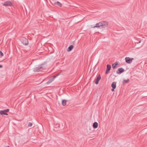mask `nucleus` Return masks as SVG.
I'll return each instance as SVG.
<instances>
[{
  "mask_svg": "<svg viewBox=\"0 0 147 147\" xmlns=\"http://www.w3.org/2000/svg\"><path fill=\"white\" fill-rule=\"evenodd\" d=\"M108 25L107 22L105 21H102L96 23L95 26H94L93 28L97 27L100 28L101 27L102 28H104L107 27Z\"/></svg>",
  "mask_w": 147,
  "mask_h": 147,
  "instance_id": "nucleus-1",
  "label": "nucleus"
},
{
  "mask_svg": "<svg viewBox=\"0 0 147 147\" xmlns=\"http://www.w3.org/2000/svg\"><path fill=\"white\" fill-rule=\"evenodd\" d=\"M118 63H115L114 64H113V65H112V67L113 68H115L116 66L118 65Z\"/></svg>",
  "mask_w": 147,
  "mask_h": 147,
  "instance_id": "nucleus-15",
  "label": "nucleus"
},
{
  "mask_svg": "<svg viewBox=\"0 0 147 147\" xmlns=\"http://www.w3.org/2000/svg\"><path fill=\"white\" fill-rule=\"evenodd\" d=\"M9 111V109H6L4 110L1 111H0V114L1 115H7L8 114L7 113H6L8 112Z\"/></svg>",
  "mask_w": 147,
  "mask_h": 147,
  "instance_id": "nucleus-5",
  "label": "nucleus"
},
{
  "mask_svg": "<svg viewBox=\"0 0 147 147\" xmlns=\"http://www.w3.org/2000/svg\"><path fill=\"white\" fill-rule=\"evenodd\" d=\"M12 5V3L10 1H7L3 4V5L5 6H11Z\"/></svg>",
  "mask_w": 147,
  "mask_h": 147,
  "instance_id": "nucleus-4",
  "label": "nucleus"
},
{
  "mask_svg": "<svg viewBox=\"0 0 147 147\" xmlns=\"http://www.w3.org/2000/svg\"><path fill=\"white\" fill-rule=\"evenodd\" d=\"M58 5H59L60 7L61 6V3L59 2V1H57L56 3Z\"/></svg>",
  "mask_w": 147,
  "mask_h": 147,
  "instance_id": "nucleus-17",
  "label": "nucleus"
},
{
  "mask_svg": "<svg viewBox=\"0 0 147 147\" xmlns=\"http://www.w3.org/2000/svg\"><path fill=\"white\" fill-rule=\"evenodd\" d=\"M98 123L97 122H95L93 123V127L94 128H96L98 127Z\"/></svg>",
  "mask_w": 147,
  "mask_h": 147,
  "instance_id": "nucleus-11",
  "label": "nucleus"
},
{
  "mask_svg": "<svg viewBox=\"0 0 147 147\" xmlns=\"http://www.w3.org/2000/svg\"><path fill=\"white\" fill-rule=\"evenodd\" d=\"M111 66L109 64L107 65V69L106 70V72L105 74H108L109 72L110 69H111Z\"/></svg>",
  "mask_w": 147,
  "mask_h": 147,
  "instance_id": "nucleus-7",
  "label": "nucleus"
},
{
  "mask_svg": "<svg viewBox=\"0 0 147 147\" xmlns=\"http://www.w3.org/2000/svg\"><path fill=\"white\" fill-rule=\"evenodd\" d=\"M100 78H101V77H100V75H99L97 77L95 81V83L96 84H98L99 81L100 80Z\"/></svg>",
  "mask_w": 147,
  "mask_h": 147,
  "instance_id": "nucleus-8",
  "label": "nucleus"
},
{
  "mask_svg": "<svg viewBox=\"0 0 147 147\" xmlns=\"http://www.w3.org/2000/svg\"><path fill=\"white\" fill-rule=\"evenodd\" d=\"M32 124L31 123H29L28 124V126L29 127H31L32 126Z\"/></svg>",
  "mask_w": 147,
  "mask_h": 147,
  "instance_id": "nucleus-18",
  "label": "nucleus"
},
{
  "mask_svg": "<svg viewBox=\"0 0 147 147\" xmlns=\"http://www.w3.org/2000/svg\"><path fill=\"white\" fill-rule=\"evenodd\" d=\"M134 59L133 58H130L129 57H126L125 58L126 62L128 63H131Z\"/></svg>",
  "mask_w": 147,
  "mask_h": 147,
  "instance_id": "nucleus-3",
  "label": "nucleus"
},
{
  "mask_svg": "<svg viewBox=\"0 0 147 147\" xmlns=\"http://www.w3.org/2000/svg\"><path fill=\"white\" fill-rule=\"evenodd\" d=\"M43 69H44L43 67L42 66L40 65L34 68V69L33 71L34 72H37L41 71Z\"/></svg>",
  "mask_w": 147,
  "mask_h": 147,
  "instance_id": "nucleus-2",
  "label": "nucleus"
},
{
  "mask_svg": "<svg viewBox=\"0 0 147 147\" xmlns=\"http://www.w3.org/2000/svg\"><path fill=\"white\" fill-rule=\"evenodd\" d=\"M23 44L25 45H27L28 44V41L26 38H23L22 40Z\"/></svg>",
  "mask_w": 147,
  "mask_h": 147,
  "instance_id": "nucleus-6",
  "label": "nucleus"
},
{
  "mask_svg": "<svg viewBox=\"0 0 147 147\" xmlns=\"http://www.w3.org/2000/svg\"><path fill=\"white\" fill-rule=\"evenodd\" d=\"M118 71H119V72H117V73L119 74H121V73L123 72L124 71V69L123 68H119L118 69Z\"/></svg>",
  "mask_w": 147,
  "mask_h": 147,
  "instance_id": "nucleus-10",
  "label": "nucleus"
},
{
  "mask_svg": "<svg viewBox=\"0 0 147 147\" xmlns=\"http://www.w3.org/2000/svg\"><path fill=\"white\" fill-rule=\"evenodd\" d=\"M73 46L72 45H71L68 48V50H67L68 51H70L73 48Z\"/></svg>",
  "mask_w": 147,
  "mask_h": 147,
  "instance_id": "nucleus-13",
  "label": "nucleus"
},
{
  "mask_svg": "<svg viewBox=\"0 0 147 147\" xmlns=\"http://www.w3.org/2000/svg\"><path fill=\"white\" fill-rule=\"evenodd\" d=\"M57 76H55L53 77L52 80H49L48 81L47 83L46 84H49L50 83H51L54 80V79Z\"/></svg>",
  "mask_w": 147,
  "mask_h": 147,
  "instance_id": "nucleus-12",
  "label": "nucleus"
},
{
  "mask_svg": "<svg viewBox=\"0 0 147 147\" xmlns=\"http://www.w3.org/2000/svg\"><path fill=\"white\" fill-rule=\"evenodd\" d=\"M129 79H127L126 80H123V83H127L129 82Z\"/></svg>",
  "mask_w": 147,
  "mask_h": 147,
  "instance_id": "nucleus-16",
  "label": "nucleus"
},
{
  "mask_svg": "<svg viewBox=\"0 0 147 147\" xmlns=\"http://www.w3.org/2000/svg\"><path fill=\"white\" fill-rule=\"evenodd\" d=\"M115 88H112L111 89V90L112 91H113L114 90V89Z\"/></svg>",
  "mask_w": 147,
  "mask_h": 147,
  "instance_id": "nucleus-21",
  "label": "nucleus"
},
{
  "mask_svg": "<svg viewBox=\"0 0 147 147\" xmlns=\"http://www.w3.org/2000/svg\"><path fill=\"white\" fill-rule=\"evenodd\" d=\"M2 67V66L1 65H0V68H1Z\"/></svg>",
  "mask_w": 147,
  "mask_h": 147,
  "instance_id": "nucleus-22",
  "label": "nucleus"
},
{
  "mask_svg": "<svg viewBox=\"0 0 147 147\" xmlns=\"http://www.w3.org/2000/svg\"><path fill=\"white\" fill-rule=\"evenodd\" d=\"M5 147H9V146H6Z\"/></svg>",
  "mask_w": 147,
  "mask_h": 147,
  "instance_id": "nucleus-24",
  "label": "nucleus"
},
{
  "mask_svg": "<svg viewBox=\"0 0 147 147\" xmlns=\"http://www.w3.org/2000/svg\"><path fill=\"white\" fill-rule=\"evenodd\" d=\"M67 101L65 100H63L62 101V104L63 106H65L66 105Z\"/></svg>",
  "mask_w": 147,
  "mask_h": 147,
  "instance_id": "nucleus-14",
  "label": "nucleus"
},
{
  "mask_svg": "<svg viewBox=\"0 0 147 147\" xmlns=\"http://www.w3.org/2000/svg\"><path fill=\"white\" fill-rule=\"evenodd\" d=\"M116 82H113L111 86L113 88H115L116 86Z\"/></svg>",
  "mask_w": 147,
  "mask_h": 147,
  "instance_id": "nucleus-9",
  "label": "nucleus"
},
{
  "mask_svg": "<svg viewBox=\"0 0 147 147\" xmlns=\"http://www.w3.org/2000/svg\"><path fill=\"white\" fill-rule=\"evenodd\" d=\"M0 55L1 56H3V53L1 51H0Z\"/></svg>",
  "mask_w": 147,
  "mask_h": 147,
  "instance_id": "nucleus-19",
  "label": "nucleus"
},
{
  "mask_svg": "<svg viewBox=\"0 0 147 147\" xmlns=\"http://www.w3.org/2000/svg\"><path fill=\"white\" fill-rule=\"evenodd\" d=\"M141 46H142V45H141V46L140 47H137V48H139L140 47H141Z\"/></svg>",
  "mask_w": 147,
  "mask_h": 147,
  "instance_id": "nucleus-23",
  "label": "nucleus"
},
{
  "mask_svg": "<svg viewBox=\"0 0 147 147\" xmlns=\"http://www.w3.org/2000/svg\"><path fill=\"white\" fill-rule=\"evenodd\" d=\"M141 42V40H139L138 42H137L136 43L137 44H138L139 43H140Z\"/></svg>",
  "mask_w": 147,
  "mask_h": 147,
  "instance_id": "nucleus-20",
  "label": "nucleus"
}]
</instances>
